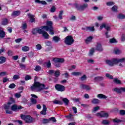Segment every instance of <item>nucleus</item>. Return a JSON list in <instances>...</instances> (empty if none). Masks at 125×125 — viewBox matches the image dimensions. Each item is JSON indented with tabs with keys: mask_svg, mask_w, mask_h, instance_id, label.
<instances>
[{
	"mask_svg": "<svg viewBox=\"0 0 125 125\" xmlns=\"http://www.w3.org/2000/svg\"><path fill=\"white\" fill-rule=\"evenodd\" d=\"M100 103V101L98 99H93L92 101H91V103H92V104H99V103Z\"/></svg>",
	"mask_w": 125,
	"mask_h": 125,
	"instance_id": "nucleus-31",
	"label": "nucleus"
},
{
	"mask_svg": "<svg viewBox=\"0 0 125 125\" xmlns=\"http://www.w3.org/2000/svg\"><path fill=\"white\" fill-rule=\"evenodd\" d=\"M119 113H120V114L121 116H125V110H124V109H121V110H120Z\"/></svg>",
	"mask_w": 125,
	"mask_h": 125,
	"instance_id": "nucleus-58",
	"label": "nucleus"
},
{
	"mask_svg": "<svg viewBox=\"0 0 125 125\" xmlns=\"http://www.w3.org/2000/svg\"><path fill=\"white\" fill-rule=\"evenodd\" d=\"M21 118L22 120L25 121L26 124H31V123H33L34 121H35V119L32 117L30 115H25L21 114Z\"/></svg>",
	"mask_w": 125,
	"mask_h": 125,
	"instance_id": "nucleus-4",
	"label": "nucleus"
},
{
	"mask_svg": "<svg viewBox=\"0 0 125 125\" xmlns=\"http://www.w3.org/2000/svg\"><path fill=\"white\" fill-rule=\"evenodd\" d=\"M43 66H46L47 68H49L51 67V62L50 61H48V62H45L43 64Z\"/></svg>",
	"mask_w": 125,
	"mask_h": 125,
	"instance_id": "nucleus-27",
	"label": "nucleus"
},
{
	"mask_svg": "<svg viewBox=\"0 0 125 125\" xmlns=\"http://www.w3.org/2000/svg\"><path fill=\"white\" fill-rule=\"evenodd\" d=\"M49 123V118L46 119V118H43L42 120V124L43 125H46V124H48Z\"/></svg>",
	"mask_w": 125,
	"mask_h": 125,
	"instance_id": "nucleus-36",
	"label": "nucleus"
},
{
	"mask_svg": "<svg viewBox=\"0 0 125 125\" xmlns=\"http://www.w3.org/2000/svg\"><path fill=\"white\" fill-rule=\"evenodd\" d=\"M112 11H114V12H117L118 11L117 7L116 5H114L113 7L111 8Z\"/></svg>",
	"mask_w": 125,
	"mask_h": 125,
	"instance_id": "nucleus-57",
	"label": "nucleus"
},
{
	"mask_svg": "<svg viewBox=\"0 0 125 125\" xmlns=\"http://www.w3.org/2000/svg\"><path fill=\"white\" fill-rule=\"evenodd\" d=\"M71 75L72 76H81L82 72H72Z\"/></svg>",
	"mask_w": 125,
	"mask_h": 125,
	"instance_id": "nucleus-39",
	"label": "nucleus"
},
{
	"mask_svg": "<svg viewBox=\"0 0 125 125\" xmlns=\"http://www.w3.org/2000/svg\"><path fill=\"white\" fill-rule=\"evenodd\" d=\"M80 88L81 89H85L86 90H90L91 88L88 85H85L84 84H81L80 85Z\"/></svg>",
	"mask_w": 125,
	"mask_h": 125,
	"instance_id": "nucleus-14",
	"label": "nucleus"
},
{
	"mask_svg": "<svg viewBox=\"0 0 125 125\" xmlns=\"http://www.w3.org/2000/svg\"><path fill=\"white\" fill-rule=\"evenodd\" d=\"M16 87V85L14 83H11L8 86L9 88H11V89H13V88H15Z\"/></svg>",
	"mask_w": 125,
	"mask_h": 125,
	"instance_id": "nucleus-48",
	"label": "nucleus"
},
{
	"mask_svg": "<svg viewBox=\"0 0 125 125\" xmlns=\"http://www.w3.org/2000/svg\"><path fill=\"white\" fill-rule=\"evenodd\" d=\"M49 121L50 122L51 121L53 122V123H56L57 121L56 119H55V117H52L49 118Z\"/></svg>",
	"mask_w": 125,
	"mask_h": 125,
	"instance_id": "nucleus-53",
	"label": "nucleus"
},
{
	"mask_svg": "<svg viewBox=\"0 0 125 125\" xmlns=\"http://www.w3.org/2000/svg\"><path fill=\"white\" fill-rule=\"evenodd\" d=\"M94 48H91L88 54V56H92V55H93V53H94Z\"/></svg>",
	"mask_w": 125,
	"mask_h": 125,
	"instance_id": "nucleus-44",
	"label": "nucleus"
},
{
	"mask_svg": "<svg viewBox=\"0 0 125 125\" xmlns=\"http://www.w3.org/2000/svg\"><path fill=\"white\" fill-rule=\"evenodd\" d=\"M62 102L65 104V106H68L70 103V101L67 99L66 98H63L62 99Z\"/></svg>",
	"mask_w": 125,
	"mask_h": 125,
	"instance_id": "nucleus-22",
	"label": "nucleus"
},
{
	"mask_svg": "<svg viewBox=\"0 0 125 125\" xmlns=\"http://www.w3.org/2000/svg\"><path fill=\"white\" fill-rule=\"evenodd\" d=\"M45 43L47 46H50L51 45V42L46 41Z\"/></svg>",
	"mask_w": 125,
	"mask_h": 125,
	"instance_id": "nucleus-59",
	"label": "nucleus"
},
{
	"mask_svg": "<svg viewBox=\"0 0 125 125\" xmlns=\"http://www.w3.org/2000/svg\"><path fill=\"white\" fill-rule=\"evenodd\" d=\"M92 39H93V37H92V36H89L87 37L85 41L86 43H88L89 42H91V41H92Z\"/></svg>",
	"mask_w": 125,
	"mask_h": 125,
	"instance_id": "nucleus-41",
	"label": "nucleus"
},
{
	"mask_svg": "<svg viewBox=\"0 0 125 125\" xmlns=\"http://www.w3.org/2000/svg\"><path fill=\"white\" fill-rule=\"evenodd\" d=\"M113 83H114L115 84H122V81L117 78L113 79Z\"/></svg>",
	"mask_w": 125,
	"mask_h": 125,
	"instance_id": "nucleus-23",
	"label": "nucleus"
},
{
	"mask_svg": "<svg viewBox=\"0 0 125 125\" xmlns=\"http://www.w3.org/2000/svg\"><path fill=\"white\" fill-rule=\"evenodd\" d=\"M5 37V32L3 30L0 31V38L3 39Z\"/></svg>",
	"mask_w": 125,
	"mask_h": 125,
	"instance_id": "nucleus-37",
	"label": "nucleus"
},
{
	"mask_svg": "<svg viewBox=\"0 0 125 125\" xmlns=\"http://www.w3.org/2000/svg\"><path fill=\"white\" fill-rule=\"evenodd\" d=\"M117 18L118 19H120L121 20H123L124 19H125V15L122 14H119L118 16H117Z\"/></svg>",
	"mask_w": 125,
	"mask_h": 125,
	"instance_id": "nucleus-34",
	"label": "nucleus"
},
{
	"mask_svg": "<svg viewBox=\"0 0 125 125\" xmlns=\"http://www.w3.org/2000/svg\"><path fill=\"white\" fill-rule=\"evenodd\" d=\"M94 27L92 26H87L86 27V31H91V32H93V31H95Z\"/></svg>",
	"mask_w": 125,
	"mask_h": 125,
	"instance_id": "nucleus-40",
	"label": "nucleus"
},
{
	"mask_svg": "<svg viewBox=\"0 0 125 125\" xmlns=\"http://www.w3.org/2000/svg\"><path fill=\"white\" fill-rule=\"evenodd\" d=\"M97 97L98 98H100V99H107V97L105 95H103L102 94H99L97 95Z\"/></svg>",
	"mask_w": 125,
	"mask_h": 125,
	"instance_id": "nucleus-32",
	"label": "nucleus"
},
{
	"mask_svg": "<svg viewBox=\"0 0 125 125\" xmlns=\"http://www.w3.org/2000/svg\"><path fill=\"white\" fill-rule=\"evenodd\" d=\"M103 28H104L106 31H111V27L106 25V23H103L100 26V29L103 30Z\"/></svg>",
	"mask_w": 125,
	"mask_h": 125,
	"instance_id": "nucleus-12",
	"label": "nucleus"
},
{
	"mask_svg": "<svg viewBox=\"0 0 125 125\" xmlns=\"http://www.w3.org/2000/svg\"><path fill=\"white\" fill-rule=\"evenodd\" d=\"M40 35H42L43 37L44 38L45 40H48L49 39V35H48V33L46 32L44 30H40Z\"/></svg>",
	"mask_w": 125,
	"mask_h": 125,
	"instance_id": "nucleus-10",
	"label": "nucleus"
},
{
	"mask_svg": "<svg viewBox=\"0 0 125 125\" xmlns=\"http://www.w3.org/2000/svg\"><path fill=\"white\" fill-rule=\"evenodd\" d=\"M21 14V12L20 11H14L11 14V16H19Z\"/></svg>",
	"mask_w": 125,
	"mask_h": 125,
	"instance_id": "nucleus-18",
	"label": "nucleus"
},
{
	"mask_svg": "<svg viewBox=\"0 0 125 125\" xmlns=\"http://www.w3.org/2000/svg\"><path fill=\"white\" fill-rule=\"evenodd\" d=\"M46 25L41 27V29L45 30L46 32H48V30L51 28H53V22L51 21H47L46 22Z\"/></svg>",
	"mask_w": 125,
	"mask_h": 125,
	"instance_id": "nucleus-7",
	"label": "nucleus"
},
{
	"mask_svg": "<svg viewBox=\"0 0 125 125\" xmlns=\"http://www.w3.org/2000/svg\"><path fill=\"white\" fill-rule=\"evenodd\" d=\"M9 81V79L7 78V77H4L2 79V82L4 83H7V82H8Z\"/></svg>",
	"mask_w": 125,
	"mask_h": 125,
	"instance_id": "nucleus-62",
	"label": "nucleus"
},
{
	"mask_svg": "<svg viewBox=\"0 0 125 125\" xmlns=\"http://www.w3.org/2000/svg\"><path fill=\"white\" fill-rule=\"evenodd\" d=\"M64 13V11L61 10L59 12V14L58 15V19L60 20H62L63 19V14Z\"/></svg>",
	"mask_w": 125,
	"mask_h": 125,
	"instance_id": "nucleus-29",
	"label": "nucleus"
},
{
	"mask_svg": "<svg viewBox=\"0 0 125 125\" xmlns=\"http://www.w3.org/2000/svg\"><path fill=\"white\" fill-rule=\"evenodd\" d=\"M30 88L32 91L35 90L36 88H38L39 91H41L42 90H43V89H48L49 87H45V85L44 84L41 83L39 82H35L33 85L31 86Z\"/></svg>",
	"mask_w": 125,
	"mask_h": 125,
	"instance_id": "nucleus-2",
	"label": "nucleus"
},
{
	"mask_svg": "<svg viewBox=\"0 0 125 125\" xmlns=\"http://www.w3.org/2000/svg\"><path fill=\"white\" fill-rule=\"evenodd\" d=\"M53 103L54 104H59V105H63V102L62 101H58L57 100H54Z\"/></svg>",
	"mask_w": 125,
	"mask_h": 125,
	"instance_id": "nucleus-33",
	"label": "nucleus"
},
{
	"mask_svg": "<svg viewBox=\"0 0 125 125\" xmlns=\"http://www.w3.org/2000/svg\"><path fill=\"white\" fill-rule=\"evenodd\" d=\"M49 32L50 35H51L52 36L54 35V31L53 30V27H52L51 28H49L48 30V32Z\"/></svg>",
	"mask_w": 125,
	"mask_h": 125,
	"instance_id": "nucleus-47",
	"label": "nucleus"
},
{
	"mask_svg": "<svg viewBox=\"0 0 125 125\" xmlns=\"http://www.w3.org/2000/svg\"><path fill=\"white\" fill-rule=\"evenodd\" d=\"M20 79V76L19 75H15L13 77V80L14 81H17V80H19Z\"/></svg>",
	"mask_w": 125,
	"mask_h": 125,
	"instance_id": "nucleus-49",
	"label": "nucleus"
},
{
	"mask_svg": "<svg viewBox=\"0 0 125 125\" xmlns=\"http://www.w3.org/2000/svg\"><path fill=\"white\" fill-rule=\"evenodd\" d=\"M74 42L75 40H74V38H73V36L71 35L67 36L65 38L64 43H65L66 45H72Z\"/></svg>",
	"mask_w": 125,
	"mask_h": 125,
	"instance_id": "nucleus-6",
	"label": "nucleus"
},
{
	"mask_svg": "<svg viewBox=\"0 0 125 125\" xmlns=\"http://www.w3.org/2000/svg\"><path fill=\"white\" fill-rule=\"evenodd\" d=\"M55 88L56 90H57V91H60L61 92H63V91H65V90H66V87H65V86L60 84H56L55 85Z\"/></svg>",
	"mask_w": 125,
	"mask_h": 125,
	"instance_id": "nucleus-8",
	"label": "nucleus"
},
{
	"mask_svg": "<svg viewBox=\"0 0 125 125\" xmlns=\"http://www.w3.org/2000/svg\"><path fill=\"white\" fill-rule=\"evenodd\" d=\"M86 79H87V77L86 75H83V76H82L80 78V80L81 81H82V82H83V81H85Z\"/></svg>",
	"mask_w": 125,
	"mask_h": 125,
	"instance_id": "nucleus-54",
	"label": "nucleus"
},
{
	"mask_svg": "<svg viewBox=\"0 0 125 125\" xmlns=\"http://www.w3.org/2000/svg\"><path fill=\"white\" fill-rule=\"evenodd\" d=\"M6 62V58L5 57H0V64H3Z\"/></svg>",
	"mask_w": 125,
	"mask_h": 125,
	"instance_id": "nucleus-25",
	"label": "nucleus"
},
{
	"mask_svg": "<svg viewBox=\"0 0 125 125\" xmlns=\"http://www.w3.org/2000/svg\"><path fill=\"white\" fill-rule=\"evenodd\" d=\"M125 35L122 34V35L121 36V41L125 42Z\"/></svg>",
	"mask_w": 125,
	"mask_h": 125,
	"instance_id": "nucleus-64",
	"label": "nucleus"
},
{
	"mask_svg": "<svg viewBox=\"0 0 125 125\" xmlns=\"http://www.w3.org/2000/svg\"><path fill=\"white\" fill-rule=\"evenodd\" d=\"M114 91H116V92H118V93H122V87L120 88H115L114 89Z\"/></svg>",
	"mask_w": 125,
	"mask_h": 125,
	"instance_id": "nucleus-45",
	"label": "nucleus"
},
{
	"mask_svg": "<svg viewBox=\"0 0 125 125\" xmlns=\"http://www.w3.org/2000/svg\"><path fill=\"white\" fill-rule=\"evenodd\" d=\"M20 66V68H21V69H22V70H25V69H26V65L23 63H20L19 64Z\"/></svg>",
	"mask_w": 125,
	"mask_h": 125,
	"instance_id": "nucleus-51",
	"label": "nucleus"
},
{
	"mask_svg": "<svg viewBox=\"0 0 125 125\" xmlns=\"http://www.w3.org/2000/svg\"><path fill=\"white\" fill-rule=\"evenodd\" d=\"M109 42L110 43H116V42H117V40L113 38L112 39H110Z\"/></svg>",
	"mask_w": 125,
	"mask_h": 125,
	"instance_id": "nucleus-50",
	"label": "nucleus"
},
{
	"mask_svg": "<svg viewBox=\"0 0 125 125\" xmlns=\"http://www.w3.org/2000/svg\"><path fill=\"white\" fill-rule=\"evenodd\" d=\"M115 4V3L113 1H109V2H107L106 3V5L108 6H111V5H113Z\"/></svg>",
	"mask_w": 125,
	"mask_h": 125,
	"instance_id": "nucleus-61",
	"label": "nucleus"
},
{
	"mask_svg": "<svg viewBox=\"0 0 125 125\" xmlns=\"http://www.w3.org/2000/svg\"><path fill=\"white\" fill-rule=\"evenodd\" d=\"M28 17L30 19L31 23H34V22H36V19H35V16L29 13L27 14Z\"/></svg>",
	"mask_w": 125,
	"mask_h": 125,
	"instance_id": "nucleus-15",
	"label": "nucleus"
},
{
	"mask_svg": "<svg viewBox=\"0 0 125 125\" xmlns=\"http://www.w3.org/2000/svg\"><path fill=\"white\" fill-rule=\"evenodd\" d=\"M21 109H23V107H22V106L19 105L18 106L17 104H14L11 107V109L12 111H14V112H16L17 110H21Z\"/></svg>",
	"mask_w": 125,
	"mask_h": 125,
	"instance_id": "nucleus-11",
	"label": "nucleus"
},
{
	"mask_svg": "<svg viewBox=\"0 0 125 125\" xmlns=\"http://www.w3.org/2000/svg\"><path fill=\"white\" fill-rule=\"evenodd\" d=\"M53 61L54 62V65L56 68H60L61 67V64L60 63H64L65 60L63 58H54L53 59Z\"/></svg>",
	"mask_w": 125,
	"mask_h": 125,
	"instance_id": "nucleus-5",
	"label": "nucleus"
},
{
	"mask_svg": "<svg viewBox=\"0 0 125 125\" xmlns=\"http://www.w3.org/2000/svg\"><path fill=\"white\" fill-rule=\"evenodd\" d=\"M7 54L9 56L11 57L13 55V51L11 50H8L7 52Z\"/></svg>",
	"mask_w": 125,
	"mask_h": 125,
	"instance_id": "nucleus-60",
	"label": "nucleus"
},
{
	"mask_svg": "<svg viewBox=\"0 0 125 125\" xmlns=\"http://www.w3.org/2000/svg\"><path fill=\"white\" fill-rule=\"evenodd\" d=\"M97 116H98V117H101V118L108 119V118H109V113L102 111L100 113H97Z\"/></svg>",
	"mask_w": 125,
	"mask_h": 125,
	"instance_id": "nucleus-9",
	"label": "nucleus"
},
{
	"mask_svg": "<svg viewBox=\"0 0 125 125\" xmlns=\"http://www.w3.org/2000/svg\"><path fill=\"white\" fill-rule=\"evenodd\" d=\"M9 108H10V106L9 105H7L6 104L4 105V109L5 110L6 114H9L11 115L12 114V111H9Z\"/></svg>",
	"mask_w": 125,
	"mask_h": 125,
	"instance_id": "nucleus-13",
	"label": "nucleus"
},
{
	"mask_svg": "<svg viewBox=\"0 0 125 125\" xmlns=\"http://www.w3.org/2000/svg\"><path fill=\"white\" fill-rule=\"evenodd\" d=\"M36 48L38 50H41L42 49V45L41 44H38L36 45Z\"/></svg>",
	"mask_w": 125,
	"mask_h": 125,
	"instance_id": "nucleus-63",
	"label": "nucleus"
},
{
	"mask_svg": "<svg viewBox=\"0 0 125 125\" xmlns=\"http://www.w3.org/2000/svg\"><path fill=\"white\" fill-rule=\"evenodd\" d=\"M125 58H123L122 59H118L117 58L112 59L111 60H106L105 63L108 66H110V67H113L115 66V65H117L118 63H123L125 62Z\"/></svg>",
	"mask_w": 125,
	"mask_h": 125,
	"instance_id": "nucleus-1",
	"label": "nucleus"
},
{
	"mask_svg": "<svg viewBox=\"0 0 125 125\" xmlns=\"http://www.w3.org/2000/svg\"><path fill=\"white\" fill-rule=\"evenodd\" d=\"M21 50L23 51V52H27V51L30 50V47L27 46H24L21 48Z\"/></svg>",
	"mask_w": 125,
	"mask_h": 125,
	"instance_id": "nucleus-30",
	"label": "nucleus"
},
{
	"mask_svg": "<svg viewBox=\"0 0 125 125\" xmlns=\"http://www.w3.org/2000/svg\"><path fill=\"white\" fill-rule=\"evenodd\" d=\"M21 29L22 30H26V29H27V28H28V26L27 25V23H24L22 25V26L21 27Z\"/></svg>",
	"mask_w": 125,
	"mask_h": 125,
	"instance_id": "nucleus-52",
	"label": "nucleus"
},
{
	"mask_svg": "<svg viewBox=\"0 0 125 125\" xmlns=\"http://www.w3.org/2000/svg\"><path fill=\"white\" fill-rule=\"evenodd\" d=\"M42 29H40V28H33L32 29V33L33 35H37V33H38V34H40V30H42Z\"/></svg>",
	"mask_w": 125,
	"mask_h": 125,
	"instance_id": "nucleus-16",
	"label": "nucleus"
},
{
	"mask_svg": "<svg viewBox=\"0 0 125 125\" xmlns=\"http://www.w3.org/2000/svg\"><path fill=\"white\" fill-rule=\"evenodd\" d=\"M54 76L56 78H58L60 76V70H56L54 72Z\"/></svg>",
	"mask_w": 125,
	"mask_h": 125,
	"instance_id": "nucleus-43",
	"label": "nucleus"
},
{
	"mask_svg": "<svg viewBox=\"0 0 125 125\" xmlns=\"http://www.w3.org/2000/svg\"><path fill=\"white\" fill-rule=\"evenodd\" d=\"M113 123H117L119 124V123H123V120H121L120 119H118V118H115L112 120Z\"/></svg>",
	"mask_w": 125,
	"mask_h": 125,
	"instance_id": "nucleus-42",
	"label": "nucleus"
},
{
	"mask_svg": "<svg viewBox=\"0 0 125 125\" xmlns=\"http://www.w3.org/2000/svg\"><path fill=\"white\" fill-rule=\"evenodd\" d=\"M74 115L72 114L71 113H70L69 115H66L65 116V118L66 119H68V120H69V121H70L71 122H72L73 121H74Z\"/></svg>",
	"mask_w": 125,
	"mask_h": 125,
	"instance_id": "nucleus-20",
	"label": "nucleus"
},
{
	"mask_svg": "<svg viewBox=\"0 0 125 125\" xmlns=\"http://www.w3.org/2000/svg\"><path fill=\"white\" fill-rule=\"evenodd\" d=\"M104 80V77L102 76H97L94 78L95 82H101Z\"/></svg>",
	"mask_w": 125,
	"mask_h": 125,
	"instance_id": "nucleus-19",
	"label": "nucleus"
},
{
	"mask_svg": "<svg viewBox=\"0 0 125 125\" xmlns=\"http://www.w3.org/2000/svg\"><path fill=\"white\" fill-rule=\"evenodd\" d=\"M74 5L78 11H83L84 9H86L88 7V4L87 3H84L83 5H80L78 3H75Z\"/></svg>",
	"mask_w": 125,
	"mask_h": 125,
	"instance_id": "nucleus-3",
	"label": "nucleus"
},
{
	"mask_svg": "<svg viewBox=\"0 0 125 125\" xmlns=\"http://www.w3.org/2000/svg\"><path fill=\"white\" fill-rule=\"evenodd\" d=\"M34 70L36 72H40V71L42 70V67L40 66V65H36Z\"/></svg>",
	"mask_w": 125,
	"mask_h": 125,
	"instance_id": "nucleus-46",
	"label": "nucleus"
},
{
	"mask_svg": "<svg viewBox=\"0 0 125 125\" xmlns=\"http://www.w3.org/2000/svg\"><path fill=\"white\" fill-rule=\"evenodd\" d=\"M8 24V20L7 19H3L1 21V25L6 26Z\"/></svg>",
	"mask_w": 125,
	"mask_h": 125,
	"instance_id": "nucleus-26",
	"label": "nucleus"
},
{
	"mask_svg": "<svg viewBox=\"0 0 125 125\" xmlns=\"http://www.w3.org/2000/svg\"><path fill=\"white\" fill-rule=\"evenodd\" d=\"M11 104H15V99L13 97H10L9 102L7 103L8 105H11Z\"/></svg>",
	"mask_w": 125,
	"mask_h": 125,
	"instance_id": "nucleus-21",
	"label": "nucleus"
},
{
	"mask_svg": "<svg viewBox=\"0 0 125 125\" xmlns=\"http://www.w3.org/2000/svg\"><path fill=\"white\" fill-rule=\"evenodd\" d=\"M105 76L106 78H108V79H110V80H113V79H114L113 76L109 74V73H106Z\"/></svg>",
	"mask_w": 125,
	"mask_h": 125,
	"instance_id": "nucleus-55",
	"label": "nucleus"
},
{
	"mask_svg": "<svg viewBox=\"0 0 125 125\" xmlns=\"http://www.w3.org/2000/svg\"><path fill=\"white\" fill-rule=\"evenodd\" d=\"M62 76H63L64 78H65V79H67V80H68V79H69V77H70V75H69V72L67 71H65L64 73L62 74Z\"/></svg>",
	"mask_w": 125,
	"mask_h": 125,
	"instance_id": "nucleus-38",
	"label": "nucleus"
},
{
	"mask_svg": "<svg viewBox=\"0 0 125 125\" xmlns=\"http://www.w3.org/2000/svg\"><path fill=\"white\" fill-rule=\"evenodd\" d=\"M102 124L104 125H110V121L107 119L103 120L102 122Z\"/></svg>",
	"mask_w": 125,
	"mask_h": 125,
	"instance_id": "nucleus-35",
	"label": "nucleus"
},
{
	"mask_svg": "<svg viewBox=\"0 0 125 125\" xmlns=\"http://www.w3.org/2000/svg\"><path fill=\"white\" fill-rule=\"evenodd\" d=\"M30 101L31 102V104H29V106H32V105H36V104H37L38 102L37 101V100L33 98L30 99Z\"/></svg>",
	"mask_w": 125,
	"mask_h": 125,
	"instance_id": "nucleus-24",
	"label": "nucleus"
},
{
	"mask_svg": "<svg viewBox=\"0 0 125 125\" xmlns=\"http://www.w3.org/2000/svg\"><path fill=\"white\" fill-rule=\"evenodd\" d=\"M95 49L96 50H97V51H103V48H102V45H101V43H97Z\"/></svg>",
	"mask_w": 125,
	"mask_h": 125,
	"instance_id": "nucleus-17",
	"label": "nucleus"
},
{
	"mask_svg": "<svg viewBox=\"0 0 125 125\" xmlns=\"http://www.w3.org/2000/svg\"><path fill=\"white\" fill-rule=\"evenodd\" d=\"M52 40L55 42H60L61 39L58 36H54Z\"/></svg>",
	"mask_w": 125,
	"mask_h": 125,
	"instance_id": "nucleus-28",
	"label": "nucleus"
},
{
	"mask_svg": "<svg viewBox=\"0 0 125 125\" xmlns=\"http://www.w3.org/2000/svg\"><path fill=\"white\" fill-rule=\"evenodd\" d=\"M25 81H29V80H32V77H31V76L30 75H26L25 77Z\"/></svg>",
	"mask_w": 125,
	"mask_h": 125,
	"instance_id": "nucleus-56",
	"label": "nucleus"
}]
</instances>
